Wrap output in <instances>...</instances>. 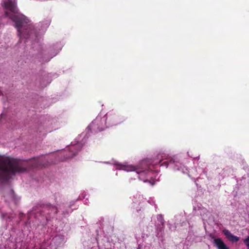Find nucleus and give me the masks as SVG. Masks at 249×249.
<instances>
[{"mask_svg": "<svg viewBox=\"0 0 249 249\" xmlns=\"http://www.w3.org/2000/svg\"><path fill=\"white\" fill-rule=\"evenodd\" d=\"M51 163L46 157L34 158L29 160H20L17 159V173H25L30 170H38Z\"/></svg>", "mask_w": 249, "mask_h": 249, "instance_id": "f257e3e1", "label": "nucleus"}, {"mask_svg": "<svg viewBox=\"0 0 249 249\" xmlns=\"http://www.w3.org/2000/svg\"><path fill=\"white\" fill-rule=\"evenodd\" d=\"M17 29L19 39L28 38L33 33V26L30 21L25 16L17 11Z\"/></svg>", "mask_w": 249, "mask_h": 249, "instance_id": "f03ea898", "label": "nucleus"}, {"mask_svg": "<svg viewBox=\"0 0 249 249\" xmlns=\"http://www.w3.org/2000/svg\"><path fill=\"white\" fill-rule=\"evenodd\" d=\"M15 172V161L9 157L0 156V183L8 180Z\"/></svg>", "mask_w": 249, "mask_h": 249, "instance_id": "7ed1b4c3", "label": "nucleus"}, {"mask_svg": "<svg viewBox=\"0 0 249 249\" xmlns=\"http://www.w3.org/2000/svg\"><path fill=\"white\" fill-rule=\"evenodd\" d=\"M106 123L108 126L117 125L123 123L126 118L113 110L106 114Z\"/></svg>", "mask_w": 249, "mask_h": 249, "instance_id": "20e7f679", "label": "nucleus"}, {"mask_svg": "<svg viewBox=\"0 0 249 249\" xmlns=\"http://www.w3.org/2000/svg\"><path fill=\"white\" fill-rule=\"evenodd\" d=\"M3 7L5 9L4 17L9 18L13 22V26L16 27V12L14 1L12 0H3Z\"/></svg>", "mask_w": 249, "mask_h": 249, "instance_id": "39448f33", "label": "nucleus"}, {"mask_svg": "<svg viewBox=\"0 0 249 249\" xmlns=\"http://www.w3.org/2000/svg\"><path fill=\"white\" fill-rule=\"evenodd\" d=\"M179 162L177 160L174 158H171L170 160L165 161L161 164V166H165L167 167L168 166H170L174 169H176V167L177 169H178Z\"/></svg>", "mask_w": 249, "mask_h": 249, "instance_id": "423d86ee", "label": "nucleus"}, {"mask_svg": "<svg viewBox=\"0 0 249 249\" xmlns=\"http://www.w3.org/2000/svg\"><path fill=\"white\" fill-rule=\"evenodd\" d=\"M222 232L226 236L227 239L231 242H237L239 240V237L234 235L227 229H224Z\"/></svg>", "mask_w": 249, "mask_h": 249, "instance_id": "0eeeda50", "label": "nucleus"}, {"mask_svg": "<svg viewBox=\"0 0 249 249\" xmlns=\"http://www.w3.org/2000/svg\"><path fill=\"white\" fill-rule=\"evenodd\" d=\"M213 243L218 249H229V247H227L221 238H217L214 239Z\"/></svg>", "mask_w": 249, "mask_h": 249, "instance_id": "6e6552de", "label": "nucleus"}, {"mask_svg": "<svg viewBox=\"0 0 249 249\" xmlns=\"http://www.w3.org/2000/svg\"><path fill=\"white\" fill-rule=\"evenodd\" d=\"M81 146L79 144H77L71 146L69 149L71 152V155L69 156V158H72L81 149Z\"/></svg>", "mask_w": 249, "mask_h": 249, "instance_id": "1a4fd4ad", "label": "nucleus"}, {"mask_svg": "<svg viewBox=\"0 0 249 249\" xmlns=\"http://www.w3.org/2000/svg\"><path fill=\"white\" fill-rule=\"evenodd\" d=\"M44 207L49 211L48 213H53L56 214L57 213V208L55 206L47 204L45 205Z\"/></svg>", "mask_w": 249, "mask_h": 249, "instance_id": "9d476101", "label": "nucleus"}, {"mask_svg": "<svg viewBox=\"0 0 249 249\" xmlns=\"http://www.w3.org/2000/svg\"><path fill=\"white\" fill-rule=\"evenodd\" d=\"M123 169L127 171H131L134 170L135 168L133 166H124Z\"/></svg>", "mask_w": 249, "mask_h": 249, "instance_id": "9b49d317", "label": "nucleus"}, {"mask_svg": "<svg viewBox=\"0 0 249 249\" xmlns=\"http://www.w3.org/2000/svg\"><path fill=\"white\" fill-rule=\"evenodd\" d=\"M99 122V118H96V119L92 122L91 125L98 124Z\"/></svg>", "mask_w": 249, "mask_h": 249, "instance_id": "f8f14e48", "label": "nucleus"}, {"mask_svg": "<svg viewBox=\"0 0 249 249\" xmlns=\"http://www.w3.org/2000/svg\"><path fill=\"white\" fill-rule=\"evenodd\" d=\"M11 220V217L10 216H9L7 221L8 222H10Z\"/></svg>", "mask_w": 249, "mask_h": 249, "instance_id": "ddd939ff", "label": "nucleus"}, {"mask_svg": "<svg viewBox=\"0 0 249 249\" xmlns=\"http://www.w3.org/2000/svg\"><path fill=\"white\" fill-rule=\"evenodd\" d=\"M1 217H2V218H3V217H4V214H2L1 215Z\"/></svg>", "mask_w": 249, "mask_h": 249, "instance_id": "4468645a", "label": "nucleus"}, {"mask_svg": "<svg viewBox=\"0 0 249 249\" xmlns=\"http://www.w3.org/2000/svg\"><path fill=\"white\" fill-rule=\"evenodd\" d=\"M102 130H103V129H100V128L99 129V131H102Z\"/></svg>", "mask_w": 249, "mask_h": 249, "instance_id": "2eb2a0df", "label": "nucleus"}, {"mask_svg": "<svg viewBox=\"0 0 249 249\" xmlns=\"http://www.w3.org/2000/svg\"><path fill=\"white\" fill-rule=\"evenodd\" d=\"M11 191H12V193H14V190H12Z\"/></svg>", "mask_w": 249, "mask_h": 249, "instance_id": "dca6fc26", "label": "nucleus"}]
</instances>
